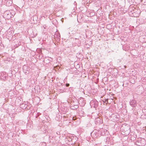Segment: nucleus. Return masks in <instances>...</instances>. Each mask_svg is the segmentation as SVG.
Listing matches in <instances>:
<instances>
[{"mask_svg":"<svg viewBox=\"0 0 146 146\" xmlns=\"http://www.w3.org/2000/svg\"><path fill=\"white\" fill-rule=\"evenodd\" d=\"M93 103L94 107L95 108H97L98 105V102L96 100H95L94 101Z\"/></svg>","mask_w":146,"mask_h":146,"instance_id":"1a4fd4ad","label":"nucleus"},{"mask_svg":"<svg viewBox=\"0 0 146 146\" xmlns=\"http://www.w3.org/2000/svg\"><path fill=\"white\" fill-rule=\"evenodd\" d=\"M1 78L5 81L7 79L8 77L7 76V74H1Z\"/></svg>","mask_w":146,"mask_h":146,"instance_id":"6e6552de","label":"nucleus"},{"mask_svg":"<svg viewBox=\"0 0 146 146\" xmlns=\"http://www.w3.org/2000/svg\"><path fill=\"white\" fill-rule=\"evenodd\" d=\"M48 62H50V61L49 60H48Z\"/></svg>","mask_w":146,"mask_h":146,"instance_id":"a211bd4d","label":"nucleus"},{"mask_svg":"<svg viewBox=\"0 0 146 146\" xmlns=\"http://www.w3.org/2000/svg\"><path fill=\"white\" fill-rule=\"evenodd\" d=\"M107 103H108V101H107Z\"/></svg>","mask_w":146,"mask_h":146,"instance_id":"6ab92c4d","label":"nucleus"},{"mask_svg":"<svg viewBox=\"0 0 146 146\" xmlns=\"http://www.w3.org/2000/svg\"><path fill=\"white\" fill-rule=\"evenodd\" d=\"M42 146H46V144L44 142H43L42 143Z\"/></svg>","mask_w":146,"mask_h":146,"instance_id":"f8f14e48","label":"nucleus"},{"mask_svg":"<svg viewBox=\"0 0 146 146\" xmlns=\"http://www.w3.org/2000/svg\"><path fill=\"white\" fill-rule=\"evenodd\" d=\"M76 102H77L78 104H81V106H84V105L85 104V102L84 100V98L82 97L80 98V99H79L78 101L77 100H76Z\"/></svg>","mask_w":146,"mask_h":146,"instance_id":"423d86ee","label":"nucleus"},{"mask_svg":"<svg viewBox=\"0 0 146 146\" xmlns=\"http://www.w3.org/2000/svg\"><path fill=\"white\" fill-rule=\"evenodd\" d=\"M100 133L101 135L105 136L108 135L109 133V131L103 128L100 129Z\"/></svg>","mask_w":146,"mask_h":146,"instance_id":"20e7f679","label":"nucleus"},{"mask_svg":"<svg viewBox=\"0 0 146 146\" xmlns=\"http://www.w3.org/2000/svg\"><path fill=\"white\" fill-rule=\"evenodd\" d=\"M57 38H60V35L59 36H57Z\"/></svg>","mask_w":146,"mask_h":146,"instance_id":"f3484780","label":"nucleus"},{"mask_svg":"<svg viewBox=\"0 0 146 146\" xmlns=\"http://www.w3.org/2000/svg\"><path fill=\"white\" fill-rule=\"evenodd\" d=\"M4 16L7 19H9L13 17L11 12L9 10H7L4 13Z\"/></svg>","mask_w":146,"mask_h":146,"instance_id":"7ed1b4c3","label":"nucleus"},{"mask_svg":"<svg viewBox=\"0 0 146 146\" xmlns=\"http://www.w3.org/2000/svg\"><path fill=\"white\" fill-rule=\"evenodd\" d=\"M136 103L135 100H133L130 102V104L132 107H135L137 105Z\"/></svg>","mask_w":146,"mask_h":146,"instance_id":"0eeeda50","label":"nucleus"},{"mask_svg":"<svg viewBox=\"0 0 146 146\" xmlns=\"http://www.w3.org/2000/svg\"><path fill=\"white\" fill-rule=\"evenodd\" d=\"M111 116L113 117H115V118H117V117L116 114H113L111 115Z\"/></svg>","mask_w":146,"mask_h":146,"instance_id":"9b49d317","label":"nucleus"},{"mask_svg":"<svg viewBox=\"0 0 146 146\" xmlns=\"http://www.w3.org/2000/svg\"><path fill=\"white\" fill-rule=\"evenodd\" d=\"M130 81H131V82L132 84H134V81H132V82H131V81L130 80Z\"/></svg>","mask_w":146,"mask_h":146,"instance_id":"dca6fc26","label":"nucleus"},{"mask_svg":"<svg viewBox=\"0 0 146 146\" xmlns=\"http://www.w3.org/2000/svg\"><path fill=\"white\" fill-rule=\"evenodd\" d=\"M91 135L94 138H98L101 136L100 133V130H95L93 131L91 133Z\"/></svg>","mask_w":146,"mask_h":146,"instance_id":"f03ea898","label":"nucleus"},{"mask_svg":"<svg viewBox=\"0 0 146 146\" xmlns=\"http://www.w3.org/2000/svg\"><path fill=\"white\" fill-rule=\"evenodd\" d=\"M72 119H73V120H75L76 119V117H73L72 118Z\"/></svg>","mask_w":146,"mask_h":146,"instance_id":"2eb2a0df","label":"nucleus"},{"mask_svg":"<svg viewBox=\"0 0 146 146\" xmlns=\"http://www.w3.org/2000/svg\"><path fill=\"white\" fill-rule=\"evenodd\" d=\"M109 138H108V137L107 138H106V142H107V143H108V140H109Z\"/></svg>","mask_w":146,"mask_h":146,"instance_id":"ddd939ff","label":"nucleus"},{"mask_svg":"<svg viewBox=\"0 0 146 146\" xmlns=\"http://www.w3.org/2000/svg\"><path fill=\"white\" fill-rule=\"evenodd\" d=\"M121 129V134L125 136H127L130 133V127L128 125H123Z\"/></svg>","mask_w":146,"mask_h":146,"instance_id":"f257e3e1","label":"nucleus"},{"mask_svg":"<svg viewBox=\"0 0 146 146\" xmlns=\"http://www.w3.org/2000/svg\"><path fill=\"white\" fill-rule=\"evenodd\" d=\"M70 85V84L68 83H66V87H68Z\"/></svg>","mask_w":146,"mask_h":146,"instance_id":"4468645a","label":"nucleus"},{"mask_svg":"<svg viewBox=\"0 0 146 146\" xmlns=\"http://www.w3.org/2000/svg\"><path fill=\"white\" fill-rule=\"evenodd\" d=\"M96 121L98 123H101L102 121H101V119L100 118H97L96 119Z\"/></svg>","mask_w":146,"mask_h":146,"instance_id":"9d476101","label":"nucleus"},{"mask_svg":"<svg viewBox=\"0 0 146 146\" xmlns=\"http://www.w3.org/2000/svg\"><path fill=\"white\" fill-rule=\"evenodd\" d=\"M70 108L71 109L73 110H75L78 108L79 106L77 102H76V104H75L72 103L70 106Z\"/></svg>","mask_w":146,"mask_h":146,"instance_id":"39448f33","label":"nucleus"}]
</instances>
